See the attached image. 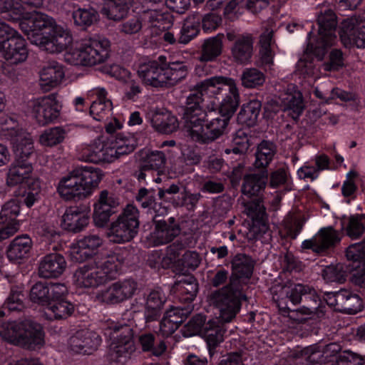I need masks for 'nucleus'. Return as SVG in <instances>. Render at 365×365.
Returning a JSON list of instances; mask_svg holds the SVG:
<instances>
[{"label":"nucleus","instance_id":"f257e3e1","mask_svg":"<svg viewBox=\"0 0 365 365\" xmlns=\"http://www.w3.org/2000/svg\"><path fill=\"white\" fill-rule=\"evenodd\" d=\"M202 103L200 93L190 94L187 98L184 119L191 138L198 143H208L224 134L238 106L227 111L219 106L218 113L212 118L211 112L207 113L202 108Z\"/></svg>","mask_w":365,"mask_h":365},{"label":"nucleus","instance_id":"f03ea898","mask_svg":"<svg viewBox=\"0 0 365 365\" xmlns=\"http://www.w3.org/2000/svg\"><path fill=\"white\" fill-rule=\"evenodd\" d=\"M188 68L183 61L166 62V57L160 56L158 60L140 63L138 75L142 82L156 88H168L175 86L185 78Z\"/></svg>","mask_w":365,"mask_h":365},{"label":"nucleus","instance_id":"7ed1b4c3","mask_svg":"<svg viewBox=\"0 0 365 365\" xmlns=\"http://www.w3.org/2000/svg\"><path fill=\"white\" fill-rule=\"evenodd\" d=\"M123 262V256L118 253L96 256L75 271L74 282L80 287H97L115 278Z\"/></svg>","mask_w":365,"mask_h":365},{"label":"nucleus","instance_id":"20e7f679","mask_svg":"<svg viewBox=\"0 0 365 365\" xmlns=\"http://www.w3.org/2000/svg\"><path fill=\"white\" fill-rule=\"evenodd\" d=\"M0 336L14 344L28 349L40 348L44 344L42 327L31 319L2 324L0 325Z\"/></svg>","mask_w":365,"mask_h":365},{"label":"nucleus","instance_id":"39448f33","mask_svg":"<svg viewBox=\"0 0 365 365\" xmlns=\"http://www.w3.org/2000/svg\"><path fill=\"white\" fill-rule=\"evenodd\" d=\"M195 90L190 94L200 93L203 100V93L220 100L217 104L222 106V110H232L234 106H239L240 93L236 82L234 79L222 76H215L206 78L195 86Z\"/></svg>","mask_w":365,"mask_h":365},{"label":"nucleus","instance_id":"423d86ee","mask_svg":"<svg viewBox=\"0 0 365 365\" xmlns=\"http://www.w3.org/2000/svg\"><path fill=\"white\" fill-rule=\"evenodd\" d=\"M110 43L106 38H88L78 47L68 51L65 60L74 66H93L104 63L109 57Z\"/></svg>","mask_w":365,"mask_h":365},{"label":"nucleus","instance_id":"0eeeda50","mask_svg":"<svg viewBox=\"0 0 365 365\" xmlns=\"http://www.w3.org/2000/svg\"><path fill=\"white\" fill-rule=\"evenodd\" d=\"M242 298L245 297L242 294L240 282L230 279L227 285L212 292L208 301L219 310V319L223 322H230L240 310Z\"/></svg>","mask_w":365,"mask_h":365},{"label":"nucleus","instance_id":"6e6552de","mask_svg":"<svg viewBox=\"0 0 365 365\" xmlns=\"http://www.w3.org/2000/svg\"><path fill=\"white\" fill-rule=\"evenodd\" d=\"M319 38L315 44L311 42L312 31L308 34L309 43L307 51L313 53L319 58H322L327 49L331 46L336 36L335 34L337 26L336 16L331 9H325L318 15Z\"/></svg>","mask_w":365,"mask_h":365},{"label":"nucleus","instance_id":"1a4fd4ad","mask_svg":"<svg viewBox=\"0 0 365 365\" xmlns=\"http://www.w3.org/2000/svg\"><path fill=\"white\" fill-rule=\"evenodd\" d=\"M139 211L131 204L123 210L118 218L111 223L109 237L115 243H124L133 240L139 228Z\"/></svg>","mask_w":365,"mask_h":365},{"label":"nucleus","instance_id":"9d476101","mask_svg":"<svg viewBox=\"0 0 365 365\" xmlns=\"http://www.w3.org/2000/svg\"><path fill=\"white\" fill-rule=\"evenodd\" d=\"M309 285L304 284H277L271 288L272 299L280 312L289 309V302L293 305L303 302L304 294L309 291Z\"/></svg>","mask_w":365,"mask_h":365},{"label":"nucleus","instance_id":"9b49d317","mask_svg":"<svg viewBox=\"0 0 365 365\" xmlns=\"http://www.w3.org/2000/svg\"><path fill=\"white\" fill-rule=\"evenodd\" d=\"M113 341L110 344V354L113 359L118 361L121 357H127L135 350L133 329L127 324L113 325Z\"/></svg>","mask_w":365,"mask_h":365},{"label":"nucleus","instance_id":"f8f14e48","mask_svg":"<svg viewBox=\"0 0 365 365\" xmlns=\"http://www.w3.org/2000/svg\"><path fill=\"white\" fill-rule=\"evenodd\" d=\"M57 97V93H53L31 101V114L38 124L44 125L58 118L61 106Z\"/></svg>","mask_w":365,"mask_h":365},{"label":"nucleus","instance_id":"ddd939ff","mask_svg":"<svg viewBox=\"0 0 365 365\" xmlns=\"http://www.w3.org/2000/svg\"><path fill=\"white\" fill-rule=\"evenodd\" d=\"M188 328H192L193 332L201 329L207 341L210 354L224 339L225 330L220 319H211L205 323V319L201 315L192 318L187 324Z\"/></svg>","mask_w":365,"mask_h":365},{"label":"nucleus","instance_id":"4468645a","mask_svg":"<svg viewBox=\"0 0 365 365\" xmlns=\"http://www.w3.org/2000/svg\"><path fill=\"white\" fill-rule=\"evenodd\" d=\"M73 41V37L68 30L58 26L51 34L41 37L31 35V43L39 46L49 53H59L66 49Z\"/></svg>","mask_w":365,"mask_h":365},{"label":"nucleus","instance_id":"2eb2a0df","mask_svg":"<svg viewBox=\"0 0 365 365\" xmlns=\"http://www.w3.org/2000/svg\"><path fill=\"white\" fill-rule=\"evenodd\" d=\"M137 282L127 279L111 284L98 294V299L106 304H117L131 298L137 290Z\"/></svg>","mask_w":365,"mask_h":365},{"label":"nucleus","instance_id":"dca6fc26","mask_svg":"<svg viewBox=\"0 0 365 365\" xmlns=\"http://www.w3.org/2000/svg\"><path fill=\"white\" fill-rule=\"evenodd\" d=\"M0 52L6 61L16 65L24 62L29 53L25 39L19 35L6 36L0 43Z\"/></svg>","mask_w":365,"mask_h":365},{"label":"nucleus","instance_id":"f3484780","mask_svg":"<svg viewBox=\"0 0 365 365\" xmlns=\"http://www.w3.org/2000/svg\"><path fill=\"white\" fill-rule=\"evenodd\" d=\"M57 26L51 17L42 13H36L31 18L24 19L20 23L21 30L31 42V35L34 37L45 36L47 34H51V31Z\"/></svg>","mask_w":365,"mask_h":365},{"label":"nucleus","instance_id":"a211bd4d","mask_svg":"<svg viewBox=\"0 0 365 365\" xmlns=\"http://www.w3.org/2000/svg\"><path fill=\"white\" fill-rule=\"evenodd\" d=\"M78 158L81 161L93 163H112L106 140L103 136L90 144L82 145L78 150Z\"/></svg>","mask_w":365,"mask_h":365},{"label":"nucleus","instance_id":"6ab92c4d","mask_svg":"<svg viewBox=\"0 0 365 365\" xmlns=\"http://www.w3.org/2000/svg\"><path fill=\"white\" fill-rule=\"evenodd\" d=\"M227 38L233 42L231 54L234 61L240 64L250 61L253 53V38L250 34L237 35L234 31L227 33Z\"/></svg>","mask_w":365,"mask_h":365},{"label":"nucleus","instance_id":"aec40b11","mask_svg":"<svg viewBox=\"0 0 365 365\" xmlns=\"http://www.w3.org/2000/svg\"><path fill=\"white\" fill-rule=\"evenodd\" d=\"M119 199L106 190L100 192L98 202L94 204L93 220L98 227H103L110 216L115 212Z\"/></svg>","mask_w":365,"mask_h":365},{"label":"nucleus","instance_id":"412c9836","mask_svg":"<svg viewBox=\"0 0 365 365\" xmlns=\"http://www.w3.org/2000/svg\"><path fill=\"white\" fill-rule=\"evenodd\" d=\"M181 229L174 217L168 221L154 220V229L148 239L154 246L165 245L173 241L180 233Z\"/></svg>","mask_w":365,"mask_h":365},{"label":"nucleus","instance_id":"4be33fe9","mask_svg":"<svg viewBox=\"0 0 365 365\" xmlns=\"http://www.w3.org/2000/svg\"><path fill=\"white\" fill-rule=\"evenodd\" d=\"M89 208L83 205L68 207L62 216L61 227L72 232L83 230L88 224Z\"/></svg>","mask_w":365,"mask_h":365},{"label":"nucleus","instance_id":"5701e85b","mask_svg":"<svg viewBox=\"0 0 365 365\" xmlns=\"http://www.w3.org/2000/svg\"><path fill=\"white\" fill-rule=\"evenodd\" d=\"M57 189L60 196L66 200H81L88 197L75 169L61 179Z\"/></svg>","mask_w":365,"mask_h":365},{"label":"nucleus","instance_id":"b1692460","mask_svg":"<svg viewBox=\"0 0 365 365\" xmlns=\"http://www.w3.org/2000/svg\"><path fill=\"white\" fill-rule=\"evenodd\" d=\"M340 241L338 232L331 227L322 228L312 239L302 242L303 249L320 253L335 246Z\"/></svg>","mask_w":365,"mask_h":365},{"label":"nucleus","instance_id":"393cba45","mask_svg":"<svg viewBox=\"0 0 365 365\" xmlns=\"http://www.w3.org/2000/svg\"><path fill=\"white\" fill-rule=\"evenodd\" d=\"M99 336L89 330H80L69 339V346L77 354H91L100 345Z\"/></svg>","mask_w":365,"mask_h":365},{"label":"nucleus","instance_id":"a878e982","mask_svg":"<svg viewBox=\"0 0 365 365\" xmlns=\"http://www.w3.org/2000/svg\"><path fill=\"white\" fill-rule=\"evenodd\" d=\"M66 265V261L63 255L56 252L50 253L41 259L38 274L45 279L57 278L63 273Z\"/></svg>","mask_w":365,"mask_h":365},{"label":"nucleus","instance_id":"bb28decb","mask_svg":"<svg viewBox=\"0 0 365 365\" xmlns=\"http://www.w3.org/2000/svg\"><path fill=\"white\" fill-rule=\"evenodd\" d=\"M8 135L13 145L16 156L24 161L34 150V142L31 135L22 130L12 128H6Z\"/></svg>","mask_w":365,"mask_h":365},{"label":"nucleus","instance_id":"cd10ccee","mask_svg":"<svg viewBox=\"0 0 365 365\" xmlns=\"http://www.w3.org/2000/svg\"><path fill=\"white\" fill-rule=\"evenodd\" d=\"M64 77L63 66L56 61H51L40 72L39 85L44 91H49L59 86Z\"/></svg>","mask_w":365,"mask_h":365},{"label":"nucleus","instance_id":"c85d7f7f","mask_svg":"<svg viewBox=\"0 0 365 365\" xmlns=\"http://www.w3.org/2000/svg\"><path fill=\"white\" fill-rule=\"evenodd\" d=\"M103 245V239L98 235L91 234L79 240L71 250L73 260L81 262L90 257Z\"/></svg>","mask_w":365,"mask_h":365},{"label":"nucleus","instance_id":"c756f323","mask_svg":"<svg viewBox=\"0 0 365 365\" xmlns=\"http://www.w3.org/2000/svg\"><path fill=\"white\" fill-rule=\"evenodd\" d=\"M93 93L97 100L90 107V114L97 121L107 120L112 114V102L106 98L107 91L103 88H96Z\"/></svg>","mask_w":365,"mask_h":365},{"label":"nucleus","instance_id":"7c9ffc66","mask_svg":"<svg viewBox=\"0 0 365 365\" xmlns=\"http://www.w3.org/2000/svg\"><path fill=\"white\" fill-rule=\"evenodd\" d=\"M166 300L165 293L160 289H154L149 293L145 305L146 322L156 321L160 318Z\"/></svg>","mask_w":365,"mask_h":365},{"label":"nucleus","instance_id":"2f4dec72","mask_svg":"<svg viewBox=\"0 0 365 365\" xmlns=\"http://www.w3.org/2000/svg\"><path fill=\"white\" fill-rule=\"evenodd\" d=\"M106 143L112 162L122 155L131 153L136 147L133 137L125 136L122 133H118L115 140H106Z\"/></svg>","mask_w":365,"mask_h":365},{"label":"nucleus","instance_id":"473e14b6","mask_svg":"<svg viewBox=\"0 0 365 365\" xmlns=\"http://www.w3.org/2000/svg\"><path fill=\"white\" fill-rule=\"evenodd\" d=\"M351 26H345V19L341 22L340 38L341 43L346 48L356 46L359 48H365V29L358 28L356 23Z\"/></svg>","mask_w":365,"mask_h":365},{"label":"nucleus","instance_id":"72a5a7b5","mask_svg":"<svg viewBox=\"0 0 365 365\" xmlns=\"http://www.w3.org/2000/svg\"><path fill=\"white\" fill-rule=\"evenodd\" d=\"M75 170L88 197L102 180L103 176L102 170L93 166H81L76 168Z\"/></svg>","mask_w":365,"mask_h":365},{"label":"nucleus","instance_id":"f704fd0d","mask_svg":"<svg viewBox=\"0 0 365 365\" xmlns=\"http://www.w3.org/2000/svg\"><path fill=\"white\" fill-rule=\"evenodd\" d=\"M267 181V174L265 171L246 175L243 178L242 192L249 197L258 195L265 188Z\"/></svg>","mask_w":365,"mask_h":365},{"label":"nucleus","instance_id":"c9c22d12","mask_svg":"<svg viewBox=\"0 0 365 365\" xmlns=\"http://www.w3.org/2000/svg\"><path fill=\"white\" fill-rule=\"evenodd\" d=\"M349 260L362 262V268L354 275V283L361 288H365V243L350 245L346 251Z\"/></svg>","mask_w":365,"mask_h":365},{"label":"nucleus","instance_id":"e433bc0d","mask_svg":"<svg viewBox=\"0 0 365 365\" xmlns=\"http://www.w3.org/2000/svg\"><path fill=\"white\" fill-rule=\"evenodd\" d=\"M32 247V240L27 235L16 237L6 250V256L11 262H18L25 258Z\"/></svg>","mask_w":365,"mask_h":365},{"label":"nucleus","instance_id":"4c0bfd02","mask_svg":"<svg viewBox=\"0 0 365 365\" xmlns=\"http://www.w3.org/2000/svg\"><path fill=\"white\" fill-rule=\"evenodd\" d=\"M222 34L208 38L202 45L201 52L198 59L202 63L215 61L222 52Z\"/></svg>","mask_w":365,"mask_h":365},{"label":"nucleus","instance_id":"58836bf2","mask_svg":"<svg viewBox=\"0 0 365 365\" xmlns=\"http://www.w3.org/2000/svg\"><path fill=\"white\" fill-rule=\"evenodd\" d=\"M173 290L180 301L190 305L198 290L197 283L193 277H187L176 282L173 286Z\"/></svg>","mask_w":365,"mask_h":365},{"label":"nucleus","instance_id":"ea45409f","mask_svg":"<svg viewBox=\"0 0 365 365\" xmlns=\"http://www.w3.org/2000/svg\"><path fill=\"white\" fill-rule=\"evenodd\" d=\"M135 200L143 208L148 209V212L154 213L156 216L163 215L165 212L161 203L156 202V193L153 189L140 188L135 196Z\"/></svg>","mask_w":365,"mask_h":365},{"label":"nucleus","instance_id":"a19ab883","mask_svg":"<svg viewBox=\"0 0 365 365\" xmlns=\"http://www.w3.org/2000/svg\"><path fill=\"white\" fill-rule=\"evenodd\" d=\"M232 277L240 282V278H250L253 272L255 262L245 254L236 255L232 260Z\"/></svg>","mask_w":365,"mask_h":365},{"label":"nucleus","instance_id":"79ce46f5","mask_svg":"<svg viewBox=\"0 0 365 365\" xmlns=\"http://www.w3.org/2000/svg\"><path fill=\"white\" fill-rule=\"evenodd\" d=\"M138 342L143 352H149L155 356H162L167 349L163 340L157 339L153 333H143L139 335Z\"/></svg>","mask_w":365,"mask_h":365},{"label":"nucleus","instance_id":"37998d69","mask_svg":"<svg viewBox=\"0 0 365 365\" xmlns=\"http://www.w3.org/2000/svg\"><path fill=\"white\" fill-rule=\"evenodd\" d=\"M133 0H105L102 12L108 19L119 21L128 14Z\"/></svg>","mask_w":365,"mask_h":365},{"label":"nucleus","instance_id":"c03bdc74","mask_svg":"<svg viewBox=\"0 0 365 365\" xmlns=\"http://www.w3.org/2000/svg\"><path fill=\"white\" fill-rule=\"evenodd\" d=\"M144 17L151 26L163 31L170 29L173 24V17L166 8L149 9L145 12Z\"/></svg>","mask_w":365,"mask_h":365},{"label":"nucleus","instance_id":"a18cd8bd","mask_svg":"<svg viewBox=\"0 0 365 365\" xmlns=\"http://www.w3.org/2000/svg\"><path fill=\"white\" fill-rule=\"evenodd\" d=\"M74 310L75 307L71 302L61 299L51 302L47 306L45 314L50 319H65L71 317Z\"/></svg>","mask_w":365,"mask_h":365},{"label":"nucleus","instance_id":"49530a36","mask_svg":"<svg viewBox=\"0 0 365 365\" xmlns=\"http://www.w3.org/2000/svg\"><path fill=\"white\" fill-rule=\"evenodd\" d=\"M140 163L143 169L159 170L165 167L166 158L163 152L160 150H141Z\"/></svg>","mask_w":365,"mask_h":365},{"label":"nucleus","instance_id":"de8ad7c7","mask_svg":"<svg viewBox=\"0 0 365 365\" xmlns=\"http://www.w3.org/2000/svg\"><path fill=\"white\" fill-rule=\"evenodd\" d=\"M339 311L346 314H356L362 309V300L356 294L346 289H341V295L338 299Z\"/></svg>","mask_w":365,"mask_h":365},{"label":"nucleus","instance_id":"09e8293b","mask_svg":"<svg viewBox=\"0 0 365 365\" xmlns=\"http://www.w3.org/2000/svg\"><path fill=\"white\" fill-rule=\"evenodd\" d=\"M262 108L259 100H252L244 105L237 115L238 121L249 127L254 126L257 120Z\"/></svg>","mask_w":365,"mask_h":365},{"label":"nucleus","instance_id":"8fccbe9b","mask_svg":"<svg viewBox=\"0 0 365 365\" xmlns=\"http://www.w3.org/2000/svg\"><path fill=\"white\" fill-rule=\"evenodd\" d=\"M281 99L284 110L289 111L292 118L297 120L304 108L301 93L295 91L294 93H284L282 95Z\"/></svg>","mask_w":365,"mask_h":365},{"label":"nucleus","instance_id":"3c124183","mask_svg":"<svg viewBox=\"0 0 365 365\" xmlns=\"http://www.w3.org/2000/svg\"><path fill=\"white\" fill-rule=\"evenodd\" d=\"M32 171L31 165L25 163L13 164L9 169L6 184L9 186H16L22 183L30 177Z\"/></svg>","mask_w":365,"mask_h":365},{"label":"nucleus","instance_id":"603ef678","mask_svg":"<svg viewBox=\"0 0 365 365\" xmlns=\"http://www.w3.org/2000/svg\"><path fill=\"white\" fill-rule=\"evenodd\" d=\"M152 122L158 131L165 134L172 133L178 128L177 118L168 112L155 114Z\"/></svg>","mask_w":365,"mask_h":365},{"label":"nucleus","instance_id":"864d4df0","mask_svg":"<svg viewBox=\"0 0 365 365\" xmlns=\"http://www.w3.org/2000/svg\"><path fill=\"white\" fill-rule=\"evenodd\" d=\"M346 235L351 239L359 238L365 230V214L350 215L343 222Z\"/></svg>","mask_w":365,"mask_h":365},{"label":"nucleus","instance_id":"5fc2aeb1","mask_svg":"<svg viewBox=\"0 0 365 365\" xmlns=\"http://www.w3.org/2000/svg\"><path fill=\"white\" fill-rule=\"evenodd\" d=\"M275 153V145L271 142L263 140L257 146L255 153V167L258 168L267 167L272 160Z\"/></svg>","mask_w":365,"mask_h":365},{"label":"nucleus","instance_id":"6e6d98bb","mask_svg":"<svg viewBox=\"0 0 365 365\" xmlns=\"http://www.w3.org/2000/svg\"><path fill=\"white\" fill-rule=\"evenodd\" d=\"M240 80L245 88H255L264 83L266 76L262 71L257 68H247L243 70Z\"/></svg>","mask_w":365,"mask_h":365},{"label":"nucleus","instance_id":"4d7b16f0","mask_svg":"<svg viewBox=\"0 0 365 365\" xmlns=\"http://www.w3.org/2000/svg\"><path fill=\"white\" fill-rule=\"evenodd\" d=\"M66 131L60 126L46 129L39 136V143L45 147H53L61 143L65 139Z\"/></svg>","mask_w":365,"mask_h":365},{"label":"nucleus","instance_id":"13d9d810","mask_svg":"<svg viewBox=\"0 0 365 365\" xmlns=\"http://www.w3.org/2000/svg\"><path fill=\"white\" fill-rule=\"evenodd\" d=\"M200 17L198 15L188 16L184 21L178 41L186 44L190 42L199 33V22Z\"/></svg>","mask_w":365,"mask_h":365},{"label":"nucleus","instance_id":"bf43d9fd","mask_svg":"<svg viewBox=\"0 0 365 365\" xmlns=\"http://www.w3.org/2000/svg\"><path fill=\"white\" fill-rule=\"evenodd\" d=\"M24 288L21 286H12L4 302V307L10 311H21L24 309Z\"/></svg>","mask_w":365,"mask_h":365},{"label":"nucleus","instance_id":"052dcab7","mask_svg":"<svg viewBox=\"0 0 365 365\" xmlns=\"http://www.w3.org/2000/svg\"><path fill=\"white\" fill-rule=\"evenodd\" d=\"M299 363L302 361L307 364H322L325 363L323 355V347L322 344H315L304 348L300 353Z\"/></svg>","mask_w":365,"mask_h":365},{"label":"nucleus","instance_id":"680f3d73","mask_svg":"<svg viewBox=\"0 0 365 365\" xmlns=\"http://www.w3.org/2000/svg\"><path fill=\"white\" fill-rule=\"evenodd\" d=\"M20 202L16 199H11L5 202L0 212V223L11 222H19L17 217L20 214Z\"/></svg>","mask_w":365,"mask_h":365},{"label":"nucleus","instance_id":"e2e57ef3","mask_svg":"<svg viewBox=\"0 0 365 365\" xmlns=\"http://www.w3.org/2000/svg\"><path fill=\"white\" fill-rule=\"evenodd\" d=\"M29 298L34 303L48 306L49 304L48 283L38 282L34 284L31 288Z\"/></svg>","mask_w":365,"mask_h":365},{"label":"nucleus","instance_id":"0e129e2a","mask_svg":"<svg viewBox=\"0 0 365 365\" xmlns=\"http://www.w3.org/2000/svg\"><path fill=\"white\" fill-rule=\"evenodd\" d=\"M74 24L79 26H89L98 19V12L92 9L78 8L73 12Z\"/></svg>","mask_w":365,"mask_h":365},{"label":"nucleus","instance_id":"69168bd1","mask_svg":"<svg viewBox=\"0 0 365 365\" xmlns=\"http://www.w3.org/2000/svg\"><path fill=\"white\" fill-rule=\"evenodd\" d=\"M245 214L253 221H262L266 216V209L260 198L244 203Z\"/></svg>","mask_w":365,"mask_h":365},{"label":"nucleus","instance_id":"338daca9","mask_svg":"<svg viewBox=\"0 0 365 365\" xmlns=\"http://www.w3.org/2000/svg\"><path fill=\"white\" fill-rule=\"evenodd\" d=\"M233 148H227L225 152L227 154L233 153L235 154H243L247 152L250 147L249 138L244 130H238L232 139Z\"/></svg>","mask_w":365,"mask_h":365},{"label":"nucleus","instance_id":"774afa93","mask_svg":"<svg viewBox=\"0 0 365 365\" xmlns=\"http://www.w3.org/2000/svg\"><path fill=\"white\" fill-rule=\"evenodd\" d=\"M309 291H307V293L304 294L303 302L305 304L304 306L307 307H314V314L317 317H322L324 314V311L321 306L322 301L320 297L314 287L309 286Z\"/></svg>","mask_w":365,"mask_h":365}]
</instances>
